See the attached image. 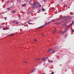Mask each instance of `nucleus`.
Returning <instances> with one entry per match:
<instances>
[{
  "label": "nucleus",
  "mask_w": 74,
  "mask_h": 74,
  "mask_svg": "<svg viewBox=\"0 0 74 74\" xmlns=\"http://www.w3.org/2000/svg\"><path fill=\"white\" fill-rule=\"evenodd\" d=\"M59 19H60L59 18H58V19H57L56 20H59Z\"/></svg>",
  "instance_id": "nucleus-35"
},
{
  "label": "nucleus",
  "mask_w": 74,
  "mask_h": 74,
  "mask_svg": "<svg viewBox=\"0 0 74 74\" xmlns=\"http://www.w3.org/2000/svg\"><path fill=\"white\" fill-rule=\"evenodd\" d=\"M32 21V20H29L28 21V22H30V21Z\"/></svg>",
  "instance_id": "nucleus-18"
},
{
  "label": "nucleus",
  "mask_w": 74,
  "mask_h": 74,
  "mask_svg": "<svg viewBox=\"0 0 74 74\" xmlns=\"http://www.w3.org/2000/svg\"><path fill=\"white\" fill-rule=\"evenodd\" d=\"M41 7V5H38L36 8H38L39 7Z\"/></svg>",
  "instance_id": "nucleus-12"
},
{
  "label": "nucleus",
  "mask_w": 74,
  "mask_h": 74,
  "mask_svg": "<svg viewBox=\"0 0 74 74\" xmlns=\"http://www.w3.org/2000/svg\"><path fill=\"white\" fill-rule=\"evenodd\" d=\"M12 7V6H11V7L10 8H8V9L7 10H10V9H11V8Z\"/></svg>",
  "instance_id": "nucleus-10"
},
{
  "label": "nucleus",
  "mask_w": 74,
  "mask_h": 74,
  "mask_svg": "<svg viewBox=\"0 0 74 74\" xmlns=\"http://www.w3.org/2000/svg\"><path fill=\"white\" fill-rule=\"evenodd\" d=\"M35 69H34L33 70H32L30 72V73H31L32 72H33L34 71H35Z\"/></svg>",
  "instance_id": "nucleus-7"
},
{
  "label": "nucleus",
  "mask_w": 74,
  "mask_h": 74,
  "mask_svg": "<svg viewBox=\"0 0 74 74\" xmlns=\"http://www.w3.org/2000/svg\"><path fill=\"white\" fill-rule=\"evenodd\" d=\"M18 24V22H16V23H15V24Z\"/></svg>",
  "instance_id": "nucleus-33"
},
{
  "label": "nucleus",
  "mask_w": 74,
  "mask_h": 74,
  "mask_svg": "<svg viewBox=\"0 0 74 74\" xmlns=\"http://www.w3.org/2000/svg\"><path fill=\"white\" fill-rule=\"evenodd\" d=\"M29 4H31V5H33V4H31V3H30V1H29Z\"/></svg>",
  "instance_id": "nucleus-22"
},
{
  "label": "nucleus",
  "mask_w": 74,
  "mask_h": 74,
  "mask_svg": "<svg viewBox=\"0 0 74 74\" xmlns=\"http://www.w3.org/2000/svg\"><path fill=\"white\" fill-rule=\"evenodd\" d=\"M44 1H45V0H44Z\"/></svg>",
  "instance_id": "nucleus-39"
},
{
  "label": "nucleus",
  "mask_w": 74,
  "mask_h": 74,
  "mask_svg": "<svg viewBox=\"0 0 74 74\" xmlns=\"http://www.w3.org/2000/svg\"><path fill=\"white\" fill-rule=\"evenodd\" d=\"M56 31V28H55L53 32V34H55Z\"/></svg>",
  "instance_id": "nucleus-5"
},
{
  "label": "nucleus",
  "mask_w": 74,
  "mask_h": 74,
  "mask_svg": "<svg viewBox=\"0 0 74 74\" xmlns=\"http://www.w3.org/2000/svg\"><path fill=\"white\" fill-rule=\"evenodd\" d=\"M16 22V20H14V21H13L12 22V23H15Z\"/></svg>",
  "instance_id": "nucleus-17"
},
{
  "label": "nucleus",
  "mask_w": 74,
  "mask_h": 74,
  "mask_svg": "<svg viewBox=\"0 0 74 74\" xmlns=\"http://www.w3.org/2000/svg\"><path fill=\"white\" fill-rule=\"evenodd\" d=\"M35 42H36L37 41V40L36 39H35L34 40Z\"/></svg>",
  "instance_id": "nucleus-30"
},
{
  "label": "nucleus",
  "mask_w": 74,
  "mask_h": 74,
  "mask_svg": "<svg viewBox=\"0 0 74 74\" xmlns=\"http://www.w3.org/2000/svg\"><path fill=\"white\" fill-rule=\"evenodd\" d=\"M14 35V34H10V35H8V36H13V35Z\"/></svg>",
  "instance_id": "nucleus-11"
},
{
  "label": "nucleus",
  "mask_w": 74,
  "mask_h": 74,
  "mask_svg": "<svg viewBox=\"0 0 74 74\" xmlns=\"http://www.w3.org/2000/svg\"><path fill=\"white\" fill-rule=\"evenodd\" d=\"M42 11H43V12H45V9H44L43 8H42Z\"/></svg>",
  "instance_id": "nucleus-13"
},
{
  "label": "nucleus",
  "mask_w": 74,
  "mask_h": 74,
  "mask_svg": "<svg viewBox=\"0 0 74 74\" xmlns=\"http://www.w3.org/2000/svg\"><path fill=\"white\" fill-rule=\"evenodd\" d=\"M48 62H49V63H53V61L51 60H48Z\"/></svg>",
  "instance_id": "nucleus-6"
},
{
  "label": "nucleus",
  "mask_w": 74,
  "mask_h": 74,
  "mask_svg": "<svg viewBox=\"0 0 74 74\" xmlns=\"http://www.w3.org/2000/svg\"><path fill=\"white\" fill-rule=\"evenodd\" d=\"M50 22L51 21H49V22H48L47 23H46V24H44V25H42L41 27H39V28H43V27H44V25H47V24L49 23H50Z\"/></svg>",
  "instance_id": "nucleus-3"
},
{
  "label": "nucleus",
  "mask_w": 74,
  "mask_h": 74,
  "mask_svg": "<svg viewBox=\"0 0 74 74\" xmlns=\"http://www.w3.org/2000/svg\"><path fill=\"white\" fill-rule=\"evenodd\" d=\"M46 60V58H42V60L44 62H45V61Z\"/></svg>",
  "instance_id": "nucleus-8"
},
{
  "label": "nucleus",
  "mask_w": 74,
  "mask_h": 74,
  "mask_svg": "<svg viewBox=\"0 0 74 74\" xmlns=\"http://www.w3.org/2000/svg\"><path fill=\"white\" fill-rule=\"evenodd\" d=\"M32 24V23H30V22H29L28 24H29V25H31Z\"/></svg>",
  "instance_id": "nucleus-21"
},
{
  "label": "nucleus",
  "mask_w": 74,
  "mask_h": 74,
  "mask_svg": "<svg viewBox=\"0 0 74 74\" xmlns=\"http://www.w3.org/2000/svg\"><path fill=\"white\" fill-rule=\"evenodd\" d=\"M3 29L4 30H6V29L4 28H3Z\"/></svg>",
  "instance_id": "nucleus-34"
},
{
  "label": "nucleus",
  "mask_w": 74,
  "mask_h": 74,
  "mask_svg": "<svg viewBox=\"0 0 74 74\" xmlns=\"http://www.w3.org/2000/svg\"><path fill=\"white\" fill-rule=\"evenodd\" d=\"M55 20V19H53V20H51V22H53Z\"/></svg>",
  "instance_id": "nucleus-15"
},
{
  "label": "nucleus",
  "mask_w": 74,
  "mask_h": 74,
  "mask_svg": "<svg viewBox=\"0 0 74 74\" xmlns=\"http://www.w3.org/2000/svg\"><path fill=\"white\" fill-rule=\"evenodd\" d=\"M5 14V13H3V14Z\"/></svg>",
  "instance_id": "nucleus-37"
},
{
  "label": "nucleus",
  "mask_w": 74,
  "mask_h": 74,
  "mask_svg": "<svg viewBox=\"0 0 74 74\" xmlns=\"http://www.w3.org/2000/svg\"><path fill=\"white\" fill-rule=\"evenodd\" d=\"M33 0H30V1H32Z\"/></svg>",
  "instance_id": "nucleus-36"
},
{
  "label": "nucleus",
  "mask_w": 74,
  "mask_h": 74,
  "mask_svg": "<svg viewBox=\"0 0 74 74\" xmlns=\"http://www.w3.org/2000/svg\"><path fill=\"white\" fill-rule=\"evenodd\" d=\"M54 73V72H51V73L50 74H53Z\"/></svg>",
  "instance_id": "nucleus-25"
},
{
  "label": "nucleus",
  "mask_w": 74,
  "mask_h": 74,
  "mask_svg": "<svg viewBox=\"0 0 74 74\" xmlns=\"http://www.w3.org/2000/svg\"><path fill=\"white\" fill-rule=\"evenodd\" d=\"M73 23H72L71 24L69 25V26H71V25H72Z\"/></svg>",
  "instance_id": "nucleus-28"
},
{
  "label": "nucleus",
  "mask_w": 74,
  "mask_h": 74,
  "mask_svg": "<svg viewBox=\"0 0 74 74\" xmlns=\"http://www.w3.org/2000/svg\"><path fill=\"white\" fill-rule=\"evenodd\" d=\"M27 61H25L24 62V63H26V64L27 63Z\"/></svg>",
  "instance_id": "nucleus-29"
},
{
  "label": "nucleus",
  "mask_w": 74,
  "mask_h": 74,
  "mask_svg": "<svg viewBox=\"0 0 74 74\" xmlns=\"http://www.w3.org/2000/svg\"><path fill=\"white\" fill-rule=\"evenodd\" d=\"M9 3V1H8L7 2H6V3Z\"/></svg>",
  "instance_id": "nucleus-31"
},
{
  "label": "nucleus",
  "mask_w": 74,
  "mask_h": 74,
  "mask_svg": "<svg viewBox=\"0 0 74 74\" xmlns=\"http://www.w3.org/2000/svg\"><path fill=\"white\" fill-rule=\"evenodd\" d=\"M42 63V61H40L39 62V64H41Z\"/></svg>",
  "instance_id": "nucleus-16"
},
{
  "label": "nucleus",
  "mask_w": 74,
  "mask_h": 74,
  "mask_svg": "<svg viewBox=\"0 0 74 74\" xmlns=\"http://www.w3.org/2000/svg\"><path fill=\"white\" fill-rule=\"evenodd\" d=\"M55 49H49L48 51L47 52L48 53L51 52L53 54L55 52Z\"/></svg>",
  "instance_id": "nucleus-1"
},
{
  "label": "nucleus",
  "mask_w": 74,
  "mask_h": 74,
  "mask_svg": "<svg viewBox=\"0 0 74 74\" xmlns=\"http://www.w3.org/2000/svg\"><path fill=\"white\" fill-rule=\"evenodd\" d=\"M1 13H0V15H1Z\"/></svg>",
  "instance_id": "nucleus-42"
},
{
  "label": "nucleus",
  "mask_w": 74,
  "mask_h": 74,
  "mask_svg": "<svg viewBox=\"0 0 74 74\" xmlns=\"http://www.w3.org/2000/svg\"><path fill=\"white\" fill-rule=\"evenodd\" d=\"M15 12H15V11H12V12H11V13H12L13 14H14V13H15Z\"/></svg>",
  "instance_id": "nucleus-9"
},
{
  "label": "nucleus",
  "mask_w": 74,
  "mask_h": 74,
  "mask_svg": "<svg viewBox=\"0 0 74 74\" xmlns=\"http://www.w3.org/2000/svg\"><path fill=\"white\" fill-rule=\"evenodd\" d=\"M25 4H23V5H22V6H25Z\"/></svg>",
  "instance_id": "nucleus-26"
},
{
  "label": "nucleus",
  "mask_w": 74,
  "mask_h": 74,
  "mask_svg": "<svg viewBox=\"0 0 74 74\" xmlns=\"http://www.w3.org/2000/svg\"><path fill=\"white\" fill-rule=\"evenodd\" d=\"M41 36H43V37L45 36V35L43 34H41Z\"/></svg>",
  "instance_id": "nucleus-20"
},
{
  "label": "nucleus",
  "mask_w": 74,
  "mask_h": 74,
  "mask_svg": "<svg viewBox=\"0 0 74 74\" xmlns=\"http://www.w3.org/2000/svg\"><path fill=\"white\" fill-rule=\"evenodd\" d=\"M40 58H37L36 59V60H40Z\"/></svg>",
  "instance_id": "nucleus-14"
},
{
  "label": "nucleus",
  "mask_w": 74,
  "mask_h": 74,
  "mask_svg": "<svg viewBox=\"0 0 74 74\" xmlns=\"http://www.w3.org/2000/svg\"><path fill=\"white\" fill-rule=\"evenodd\" d=\"M73 74H74V73Z\"/></svg>",
  "instance_id": "nucleus-43"
},
{
  "label": "nucleus",
  "mask_w": 74,
  "mask_h": 74,
  "mask_svg": "<svg viewBox=\"0 0 74 74\" xmlns=\"http://www.w3.org/2000/svg\"><path fill=\"white\" fill-rule=\"evenodd\" d=\"M71 32H74V30H73L71 31Z\"/></svg>",
  "instance_id": "nucleus-27"
},
{
  "label": "nucleus",
  "mask_w": 74,
  "mask_h": 74,
  "mask_svg": "<svg viewBox=\"0 0 74 74\" xmlns=\"http://www.w3.org/2000/svg\"><path fill=\"white\" fill-rule=\"evenodd\" d=\"M6 28L8 29H9V27H6Z\"/></svg>",
  "instance_id": "nucleus-19"
},
{
  "label": "nucleus",
  "mask_w": 74,
  "mask_h": 74,
  "mask_svg": "<svg viewBox=\"0 0 74 74\" xmlns=\"http://www.w3.org/2000/svg\"><path fill=\"white\" fill-rule=\"evenodd\" d=\"M62 2H63V1H62Z\"/></svg>",
  "instance_id": "nucleus-40"
},
{
  "label": "nucleus",
  "mask_w": 74,
  "mask_h": 74,
  "mask_svg": "<svg viewBox=\"0 0 74 74\" xmlns=\"http://www.w3.org/2000/svg\"><path fill=\"white\" fill-rule=\"evenodd\" d=\"M65 32H66L65 31H60V34H63L65 33Z\"/></svg>",
  "instance_id": "nucleus-4"
},
{
  "label": "nucleus",
  "mask_w": 74,
  "mask_h": 74,
  "mask_svg": "<svg viewBox=\"0 0 74 74\" xmlns=\"http://www.w3.org/2000/svg\"><path fill=\"white\" fill-rule=\"evenodd\" d=\"M56 25H59V23H55Z\"/></svg>",
  "instance_id": "nucleus-24"
},
{
  "label": "nucleus",
  "mask_w": 74,
  "mask_h": 74,
  "mask_svg": "<svg viewBox=\"0 0 74 74\" xmlns=\"http://www.w3.org/2000/svg\"><path fill=\"white\" fill-rule=\"evenodd\" d=\"M32 8H33L32 7Z\"/></svg>",
  "instance_id": "nucleus-41"
},
{
  "label": "nucleus",
  "mask_w": 74,
  "mask_h": 74,
  "mask_svg": "<svg viewBox=\"0 0 74 74\" xmlns=\"http://www.w3.org/2000/svg\"><path fill=\"white\" fill-rule=\"evenodd\" d=\"M39 4V2H38L37 1H36L35 2H34L33 4L34 6L36 7L37 5H38Z\"/></svg>",
  "instance_id": "nucleus-2"
},
{
  "label": "nucleus",
  "mask_w": 74,
  "mask_h": 74,
  "mask_svg": "<svg viewBox=\"0 0 74 74\" xmlns=\"http://www.w3.org/2000/svg\"><path fill=\"white\" fill-rule=\"evenodd\" d=\"M13 2V1H10V3H12Z\"/></svg>",
  "instance_id": "nucleus-32"
},
{
  "label": "nucleus",
  "mask_w": 74,
  "mask_h": 74,
  "mask_svg": "<svg viewBox=\"0 0 74 74\" xmlns=\"http://www.w3.org/2000/svg\"><path fill=\"white\" fill-rule=\"evenodd\" d=\"M4 19L5 20H6V19H7V17H4Z\"/></svg>",
  "instance_id": "nucleus-23"
},
{
  "label": "nucleus",
  "mask_w": 74,
  "mask_h": 74,
  "mask_svg": "<svg viewBox=\"0 0 74 74\" xmlns=\"http://www.w3.org/2000/svg\"><path fill=\"white\" fill-rule=\"evenodd\" d=\"M6 5V4H4V5Z\"/></svg>",
  "instance_id": "nucleus-38"
}]
</instances>
